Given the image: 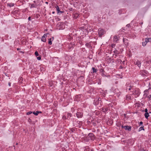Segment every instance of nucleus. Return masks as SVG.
Segmentation results:
<instances>
[{
  "label": "nucleus",
  "instance_id": "obj_57",
  "mask_svg": "<svg viewBox=\"0 0 151 151\" xmlns=\"http://www.w3.org/2000/svg\"><path fill=\"white\" fill-rule=\"evenodd\" d=\"M52 40H53V39H54V37H52Z\"/></svg>",
  "mask_w": 151,
  "mask_h": 151
},
{
  "label": "nucleus",
  "instance_id": "obj_34",
  "mask_svg": "<svg viewBox=\"0 0 151 151\" xmlns=\"http://www.w3.org/2000/svg\"><path fill=\"white\" fill-rule=\"evenodd\" d=\"M126 62V60H124L123 61V62L122 61V62H121V63L122 65H124L125 63Z\"/></svg>",
  "mask_w": 151,
  "mask_h": 151
},
{
  "label": "nucleus",
  "instance_id": "obj_47",
  "mask_svg": "<svg viewBox=\"0 0 151 151\" xmlns=\"http://www.w3.org/2000/svg\"><path fill=\"white\" fill-rule=\"evenodd\" d=\"M28 20L29 21H30L31 20V17H29L28 18Z\"/></svg>",
  "mask_w": 151,
  "mask_h": 151
},
{
  "label": "nucleus",
  "instance_id": "obj_13",
  "mask_svg": "<svg viewBox=\"0 0 151 151\" xmlns=\"http://www.w3.org/2000/svg\"><path fill=\"white\" fill-rule=\"evenodd\" d=\"M119 36L115 35L113 39L114 42H117L119 40Z\"/></svg>",
  "mask_w": 151,
  "mask_h": 151
},
{
  "label": "nucleus",
  "instance_id": "obj_26",
  "mask_svg": "<svg viewBox=\"0 0 151 151\" xmlns=\"http://www.w3.org/2000/svg\"><path fill=\"white\" fill-rule=\"evenodd\" d=\"M55 8H56L57 11V13H59V12L60 11L59 7L57 5L55 7Z\"/></svg>",
  "mask_w": 151,
  "mask_h": 151
},
{
  "label": "nucleus",
  "instance_id": "obj_45",
  "mask_svg": "<svg viewBox=\"0 0 151 151\" xmlns=\"http://www.w3.org/2000/svg\"><path fill=\"white\" fill-rule=\"evenodd\" d=\"M143 122H140L139 123V125L140 126L142 124H143Z\"/></svg>",
  "mask_w": 151,
  "mask_h": 151
},
{
  "label": "nucleus",
  "instance_id": "obj_33",
  "mask_svg": "<svg viewBox=\"0 0 151 151\" xmlns=\"http://www.w3.org/2000/svg\"><path fill=\"white\" fill-rule=\"evenodd\" d=\"M63 119H68V118L67 117V116L65 115H64L63 116Z\"/></svg>",
  "mask_w": 151,
  "mask_h": 151
},
{
  "label": "nucleus",
  "instance_id": "obj_3",
  "mask_svg": "<svg viewBox=\"0 0 151 151\" xmlns=\"http://www.w3.org/2000/svg\"><path fill=\"white\" fill-rule=\"evenodd\" d=\"M105 32V30L102 28H99L98 29V34L99 37L101 36Z\"/></svg>",
  "mask_w": 151,
  "mask_h": 151
},
{
  "label": "nucleus",
  "instance_id": "obj_23",
  "mask_svg": "<svg viewBox=\"0 0 151 151\" xmlns=\"http://www.w3.org/2000/svg\"><path fill=\"white\" fill-rule=\"evenodd\" d=\"M48 44L51 45L52 44V42L51 41V38H50L48 39Z\"/></svg>",
  "mask_w": 151,
  "mask_h": 151
},
{
  "label": "nucleus",
  "instance_id": "obj_31",
  "mask_svg": "<svg viewBox=\"0 0 151 151\" xmlns=\"http://www.w3.org/2000/svg\"><path fill=\"white\" fill-rule=\"evenodd\" d=\"M147 92H148V90H146L144 91V96H147V94L146 93Z\"/></svg>",
  "mask_w": 151,
  "mask_h": 151
},
{
  "label": "nucleus",
  "instance_id": "obj_15",
  "mask_svg": "<svg viewBox=\"0 0 151 151\" xmlns=\"http://www.w3.org/2000/svg\"><path fill=\"white\" fill-rule=\"evenodd\" d=\"M135 64L137 65L138 67L140 68L141 66L140 61H137L136 62Z\"/></svg>",
  "mask_w": 151,
  "mask_h": 151
},
{
  "label": "nucleus",
  "instance_id": "obj_43",
  "mask_svg": "<svg viewBox=\"0 0 151 151\" xmlns=\"http://www.w3.org/2000/svg\"><path fill=\"white\" fill-rule=\"evenodd\" d=\"M130 26V24H127L126 26V27H129Z\"/></svg>",
  "mask_w": 151,
  "mask_h": 151
},
{
  "label": "nucleus",
  "instance_id": "obj_49",
  "mask_svg": "<svg viewBox=\"0 0 151 151\" xmlns=\"http://www.w3.org/2000/svg\"><path fill=\"white\" fill-rule=\"evenodd\" d=\"M60 12L61 13H63L64 12L63 11H60L59 12V13Z\"/></svg>",
  "mask_w": 151,
  "mask_h": 151
},
{
  "label": "nucleus",
  "instance_id": "obj_35",
  "mask_svg": "<svg viewBox=\"0 0 151 151\" xmlns=\"http://www.w3.org/2000/svg\"><path fill=\"white\" fill-rule=\"evenodd\" d=\"M72 116V114H67V117L68 118L69 117H71Z\"/></svg>",
  "mask_w": 151,
  "mask_h": 151
},
{
  "label": "nucleus",
  "instance_id": "obj_6",
  "mask_svg": "<svg viewBox=\"0 0 151 151\" xmlns=\"http://www.w3.org/2000/svg\"><path fill=\"white\" fill-rule=\"evenodd\" d=\"M114 92L115 93V94H116V96H117L118 97H119L121 94L120 91H119L117 89H115L114 91Z\"/></svg>",
  "mask_w": 151,
  "mask_h": 151
},
{
  "label": "nucleus",
  "instance_id": "obj_8",
  "mask_svg": "<svg viewBox=\"0 0 151 151\" xmlns=\"http://www.w3.org/2000/svg\"><path fill=\"white\" fill-rule=\"evenodd\" d=\"M77 117L79 118H82L83 116V113L82 112H77L76 114Z\"/></svg>",
  "mask_w": 151,
  "mask_h": 151
},
{
  "label": "nucleus",
  "instance_id": "obj_44",
  "mask_svg": "<svg viewBox=\"0 0 151 151\" xmlns=\"http://www.w3.org/2000/svg\"><path fill=\"white\" fill-rule=\"evenodd\" d=\"M145 113H148V110H147V108H146L145 109Z\"/></svg>",
  "mask_w": 151,
  "mask_h": 151
},
{
  "label": "nucleus",
  "instance_id": "obj_20",
  "mask_svg": "<svg viewBox=\"0 0 151 151\" xmlns=\"http://www.w3.org/2000/svg\"><path fill=\"white\" fill-rule=\"evenodd\" d=\"M144 115H145V118L147 119H148V117L150 116V115L148 112L145 113Z\"/></svg>",
  "mask_w": 151,
  "mask_h": 151
},
{
  "label": "nucleus",
  "instance_id": "obj_62",
  "mask_svg": "<svg viewBox=\"0 0 151 151\" xmlns=\"http://www.w3.org/2000/svg\"><path fill=\"white\" fill-rule=\"evenodd\" d=\"M150 62L151 63V60L150 61Z\"/></svg>",
  "mask_w": 151,
  "mask_h": 151
},
{
  "label": "nucleus",
  "instance_id": "obj_21",
  "mask_svg": "<svg viewBox=\"0 0 151 151\" xmlns=\"http://www.w3.org/2000/svg\"><path fill=\"white\" fill-rule=\"evenodd\" d=\"M37 6V5H36V4H31L30 8H36Z\"/></svg>",
  "mask_w": 151,
  "mask_h": 151
},
{
  "label": "nucleus",
  "instance_id": "obj_50",
  "mask_svg": "<svg viewBox=\"0 0 151 151\" xmlns=\"http://www.w3.org/2000/svg\"><path fill=\"white\" fill-rule=\"evenodd\" d=\"M8 85H9V86H11V83H10V82H9V83H8Z\"/></svg>",
  "mask_w": 151,
  "mask_h": 151
},
{
  "label": "nucleus",
  "instance_id": "obj_46",
  "mask_svg": "<svg viewBox=\"0 0 151 151\" xmlns=\"http://www.w3.org/2000/svg\"><path fill=\"white\" fill-rule=\"evenodd\" d=\"M132 87V86H130V88L128 89L129 90V91L130 90Z\"/></svg>",
  "mask_w": 151,
  "mask_h": 151
},
{
  "label": "nucleus",
  "instance_id": "obj_1",
  "mask_svg": "<svg viewBox=\"0 0 151 151\" xmlns=\"http://www.w3.org/2000/svg\"><path fill=\"white\" fill-rule=\"evenodd\" d=\"M93 104L95 106H97L99 104L101 105V101L100 98H96L94 100Z\"/></svg>",
  "mask_w": 151,
  "mask_h": 151
},
{
  "label": "nucleus",
  "instance_id": "obj_29",
  "mask_svg": "<svg viewBox=\"0 0 151 151\" xmlns=\"http://www.w3.org/2000/svg\"><path fill=\"white\" fill-rule=\"evenodd\" d=\"M85 45L88 48H89L91 46L90 44L89 43H86V44Z\"/></svg>",
  "mask_w": 151,
  "mask_h": 151
},
{
  "label": "nucleus",
  "instance_id": "obj_25",
  "mask_svg": "<svg viewBox=\"0 0 151 151\" xmlns=\"http://www.w3.org/2000/svg\"><path fill=\"white\" fill-rule=\"evenodd\" d=\"M102 73H101V75L103 77H106V76L104 73V70H102Z\"/></svg>",
  "mask_w": 151,
  "mask_h": 151
},
{
  "label": "nucleus",
  "instance_id": "obj_5",
  "mask_svg": "<svg viewBox=\"0 0 151 151\" xmlns=\"http://www.w3.org/2000/svg\"><path fill=\"white\" fill-rule=\"evenodd\" d=\"M88 136L91 139L92 141L94 140L95 139V137L93 134L92 133H90L88 135Z\"/></svg>",
  "mask_w": 151,
  "mask_h": 151
},
{
  "label": "nucleus",
  "instance_id": "obj_52",
  "mask_svg": "<svg viewBox=\"0 0 151 151\" xmlns=\"http://www.w3.org/2000/svg\"><path fill=\"white\" fill-rule=\"evenodd\" d=\"M20 50V48H17V50Z\"/></svg>",
  "mask_w": 151,
  "mask_h": 151
},
{
  "label": "nucleus",
  "instance_id": "obj_2",
  "mask_svg": "<svg viewBox=\"0 0 151 151\" xmlns=\"http://www.w3.org/2000/svg\"><path fill=\"white\" fill-rule=\"evenodd\" d=\"M81 29L83 32V33L85 35H87L88 33V31L87 28L86 27H81Z\"/></svg>",
  "mask_w": 151,
  "mask_h": 151
},
{
  "label": "nucleus",
  "instance_id": "obj_59",
  "mask_svg": "<svg viewBox=\"0 0 151 151\" xmlns=\"http://www.w3.org/2000/svg\"><path fill=\"white\" fill-rule=\"evenodd\" d=\"M124 116H126V114H124Z\"/></svg>",
  "mask_w": 151,
  "mask_h": 151
},
{
  "label": "nucleus",
  "instance_id": "obj_39",
  "mask_svg": "<svg viewBox=\"0 0 151 151\" xmlns=\"http://www.w3.org/2000/svg\"><path fill=\"white\" fill-rule=\"evenodd\" d=\"M35 55L37 56L39 55V54H38V52L37 51H36L35 52Z\"/></svg>",
  "mask_w": 151,
  "mask_h": 151
},
{
  "label": "nucleus",
  "instance_id": "obj_38",
  "mask_svg": "<svg viewBox=\"0 0 151 151\" xmlns=\"http://www.w3.org/2000/svg\"><path fill=\"white\" fill-rule=\"evenodd\" d=\"M32 111H29V112H28L26 113V114L27 115H29L30 114H32Z\"/></svg>",
  "mask_w": 151,
  "mask_h": 151
},
{
  "label": "nucleus",
  "instance_id": "obj_14",
  "mask_svg": "<svg viewBox=\"0 0 151 151\" xmlns=\"http://www.w3.org/2000/svg\"><path fill=\"white\" fill-rule=\"evenodd\" d=\"M75 45V44L73 43H70L69 45V46L68 47V48L69 49H70L72 48H73L74 47V46Z\"/></svg>",
  "mask_w": 151,
  "mask_h": 151
},
{
  "label": "nucleus",
  "instance_id": "obj_48",
  "mask_svg": "<svg viewBox=\"0 0 151 151\" xmlns=\"http://www.w3.org/2000/svg\"><path fill=\"white\" fill-rule=\"evenodd\" d=\"M118 62H120V63H121V62H122V61L121 60H118Z\"/></svg>",
  "mask_w": 151,
  "mask_h": 151
},
{
  "label": "nucleus",
  "instance_id": "obj_27",
  "mask_svg": "<svg viewBox=\"0 0 151 151\" xmlns=\"http://www.w3.org/2000/svg\"><path fill=\"white\" fill-rule=\"evenodd\" d=\"M144 127L143 126L141 127L140 128H139V132L140 131L142 130H144L145 129L144 128Z\"/></svg>",
  "mask_w": 151,
  "mask_h": 151
},
{
  "label": "nucleus",
  "instance_id": "obj_10",
  "mask_svg": "<svg viewBox=\"0 0 151 151\" xmlns=\"http://www.w3.org/2000/svg\"><path fill=\"white\" fill-rule=\"evenodd\" d=\"M140 93L139 91L138 90H135L133 92V93L134 94L136 95L137 96L136 97H137L138 96H139L140 95Z\"/></svg>",
  "mask_w": 151,
  "mask_h": 151
},
{
  "label": "nucleus",
  "instance_id": "obj_51",
  "mask_svg": "<svg viewBox=\"0 0 151 151\" xmlns=\"http://www.w3.org/2000/svg\"><path fill=\"white\" fill-rule=\"evenodd\" d=\"M5 75H6V76H8V77H9V76L7 75L8 74H6V73H5Z\"/></svg>",
  "mask_w": 151,
  "mask_h": 151
},
{
  "label": "nucleus",
  "instance_id": "obj_7",
  "mask_svg": "<svg viewBox=\"0 0 151 151\" xmlns=\"http://www.w3.org/2000/svg\"><path fill=\"white\" fill-rule=\"evenodd\" d=\"M148 72L146 70H144L141 71L140 74H141L143 76H146V75L147 74Z\"/></svg>",
  "mask_w": 151,
  "mask_h": 151
},
{
  "label": "nucleus",
  "instance_id": "obj_18",
  "mask_svg": "<svg viewBox=\"0 0 151 151\" xmlns=\"http://www.w3.org/2000/svg\"><path fill=\"white\" fill-rule=\"evenodd\" d=\"M79 16V14L77 13H76L73 14V17L75 18L76 19Z\"/></svg>",
  "mask_w": 151,
  "mask_h": 151
},
{
  "label": "nucleus",
  "instance_id": "obj_22",
  "mask_svg": "<svg viewBox=\"0 0 151 151\" xmlns=\"http://www.w3.org/2000/svg\"><path fill=\"white\" fill-rule=\"evenodd\" d=\"M75 122H77L78 124H79L80 123V121H78L77 120H76L75 121H73V123L74 124V126H77L78 124H76V125H75Z\"/></svg>",
  "mask_w": 151,
  "mask_h": 151
},
{
  "label": "nucleus",
  "instance_id": "obj_9",
  "mask_svg": "<svg viewBox=\"0 0 151 151\" xmlns=\"http://www.w3.org/2000/svg\"><path fill=\"white\" fill-rule=\"evenodd\" d=\"M47 36V34H44L42 37L41 41L44 42H46V37Z\"/></svg>",
  "mask_w": 151,
  "mask_h": 151
},
{
  "label": "nucleus",
  "instance_id": "obj_32",
  "mask_svg": "<svg viewBox=\"0 0 151 151\" xmlns=\"http://www.w3.org/2000/svg\"><path fill=\"white\" fill-rule=\"evenodd\" d=\"M145 39H146V40L148 42H151V38H146Z\"/></svg>",
  "mask_w": 151,
  "mask_h": 151
},
{
  "label": "nucleus",
  "instance_id": "obj_28",
  "mask_svg": "<svg viewBox=\"0 0 151 151\" xmlns=\"http://www.w3.org/2000/svg\"><path fill=\"white\" fill-rule=\"evenodd\" d=\"M18 12V10H15L12 12V14L14 15H15L16 14H17Z\"/></svg>",
  "mask_w": 151,
  "mask_h": 151
},
{
  "label": "nucleus",
  "instance_id": "obj_30",
  "mask_svg": "<svg viewBox=\"0 0 151 151\" xmlns=\"http://www.w3.org/2000/svg\"><path fill=\"white\" fill-rule=\"evenodd\" d=\"M92 70H93V73H96L97 72V70L94 68L93 67L92 68Z\"/></svg>",
  "mask_w": 151,
  "mask_h": 151
},
{
  "label": "nucleus",
  "instance_id": "obj_54",
  "mask_svg": "<svg viewBox=\"0 0 151 151\" xmlns=\"http://www.w3.org/2000/svg\"><path fill=\"white\" fill-rule=\"evenodd\" d=\"M45 3L47 4H48V2H46Z\"/></svg>",
  "mask_w": 151,
  "mask_h": 151
},
{
  "label": "nucleus",
  "instance_id": "obj_53",
  "mask_svg": "<svg viewBox=\"0 0 151 151\" xmlns=\"http://www.w3.org/2000/svg\"><path fill=\"white\" fill-rule=\"evenodd\" d=\"M20 52L22 53H24V52H22V51H20Z\"/></svg>",
  "mask_w": 151,
  "mask_h": 151
},
{
  "label": "nucleus",
  "instance_id": "obj_12",
  "mask_svg": "<svg viewBox=\"0 0 151 151\" xmlns=\"http://www.w3.org/2000/svg\"><path fill=\"white\" fill-rule=\"evenodd\" d=\"M123 42L124 44L125 45L127 46L129 45V42L128 40L125 38H123Z\"/></svg>",
  "mask_w": 151,
  "mask_h": 151
},
{
  "label": "nucleus",
  "instance_id": "obj_61",
  "mask_svg": "<svg viewBox=\"0 0 151 151\" xmlns=\"http://www.w3.org/2000/svg\"><path fill=\"white\" fill-rule=\"evenodd\" d=\"M72 9V8H71L70 9V10H71Z\"/></svg>",
  "mask_w": 151,
  "mask_h": 151
},
{
  "label": "nucleus",
  "instance_id": "obj_24",
  "mask_svg": "<svg viewBox=\"0 0 151 151\" xmlns=\"http://www.w3.org/2000/svg\"><path fill=\"white\" fill-rule=\"evenodd\" d=\"M114 52L116 56L117 55H118L119 53V52L116 50L114 51Z\"/></svg>",
  "mask_w": 151,
  "mask_h": 151
},
{
  "label": "nucleus",
  "instance_id": "obj_58",
  "mask_svg": "<svg viewBox=\"0 0 151 151\" xmlns=\"http://www.w3.org/2000/svg\"><path fill=\"white\" fill-rule=\"evenodd\" d=\"M109 59H111V58H109Z\"/></svg>",
  "mask_w": 151,
  "mask_h": 151
},
{
  "label": "nucleus",
  "instance_id": "obj_40",
  "mask_svg": "<svg viewBox=\"0 0 151 151\" xmlns=\"http://www.w3.org/2000/svg\"><path fill=\"white\" fill-rule=\"evenodd\" d=\"M124 67V66L123 65H120V66H119V69H122Z\"/></svg>",
  "mask_w": 151,
  "mask_h": 151
},
{
  "label": "nucleus",
  "instance_id": "obj_19",
  "mask_svg": "<svg viewBox=\"0 0 151 151\" xmlns=\"http://www.w3.org/2000/svg\"><path fill=\"white\" fill-rule=\"evenodd\" d=\"M148 42L146 40V39H145V41L144 42H142V45L143 46H145L147 44V43Z\"/></svg>",
  "mask_w": 151,
  "mask_h": 151
},
{
  "label": "nucleus",
  "instance_id": "obj_42",
  "mask_svg": "<svg viewBox=\"0 0 151 151\" xmlns=\"http://www.w3.org/2000/svg\"><path fill=\"white\" fill-rule=\"evenodd\" d=\"M148 98L150 100L151 99V95H149L148 96Z\"/></svg>",
  "mask_w": 151,
  "mask_h": 151
},
{
  "label": "nucleus",
  "instance_id": "obj_37",
  "mask_svg": "<svg viewBox=\"0 0 151 151\" xmlns=\"http://www.w3.org/2000/svg\"><path fill=\"white\" fill-rule=\"evenodd\" d=\"M136 105L137 107H139L140 106V104L139 103H136Z\"/></svg>",
  "mask_w": 151,
  "mask_h": 151
},
{
  "label": "nucleus",
  "instance_id": "obj_36",
  "mask_svg": "<svg viewBox=\"0 0 151 151\" xmlns=\"http://www.w3.org/2000/svg\"><path fill=\"white\" fill-rule=\"evenodd\" d=\"M70 130L72 132H73L75 131V129L73 128H71L70 129Z\"/></svg>",
  "mask_w": 151,
  "mask_h": 151
},
{
  "label": "nucleus",
  "instance_id": "obj_17",
  "mask_svg": "<svg viewBox=\"0 0 151 151\" xmlns=\"http://www.w3.org/2000/svg\"><path fill=\"white\" fill-rule=\"evenodd\" d=\"M41 113H42V112L39 111H37L36 112H33V113L36 116L38 114Z\"/></svg>",
  "mask_w": 151,
  "mask_h": 151
},
{
  "label": "nucleus",
  "instance_id": "obj_4",
  "mask_svg": "<svg viewBox=\"0 0 151 151\" xmlns=\"http://www.w3.org/2000/svg\"><path fill=\"white\" fill-rule=\"evenodd\" d=\"M122 128H124L126 130L130 131L131 130L132 127L130 126H124L123 125H122Z\"/></svg>",
  "mask_w": 151,
  "mask_h": 151
},
{
  "label": "nucleus",
  "instance_id": "obj_16",
  "mask_svg": "<svg viewBox=\"0 0 151 151\" xmlns=\"http://www.w3.org/2000/svg\"><path fill=\"white\" fill-rule=\"evenodd\" d=\"M7 6H9L10 7L13 6L14 5V4L13 3H8L7 4Z\"/></svg>",
  "mask_w": 151,
  "mask_h": 151
},
{
  "label": "nucleus",
  "instance_id": "obj_56",
  "mask_svg": "<svg viewBox=\"0 0 151 151\" xmlns=\"http://www.w3.org/2000/svg\"><path fill=\"white\" fill-rule=\"evenodd\" d=\"M34 3H35L36 1H34Z\"/></svg>",
  "mask_w": 151,
  "mask_h": 151
},
{
  "label": "nucleus",
  "instance_id": "obj_41",
  "mask_svg": "<svg viewBox=\"0 0 151 151\" xmlns=\"http://www.w3.org/2000/svg\"><path fill=\"white\" fill-rule=\"evenodd\" d=\"M37 59L38 60H41V57H37Z\"/></svg>",
  "mask_w": 151,
  "mask_h": 151
},
{
  "label": "nucleus",
  "instance_id": "obj_60",
  "mask_svg": "<svg viewBox=\"0 0 151 151\" xmlns=\"http://www.w3.org/2000/svg\"><path fill=\"white\" fill-rule=\"evenodd\" d=\"M72 9V8H71L70 9V10H71Z\"/></svg>",
  "mask_w": 151,
  "mask_h": 151
},
{
  "label": "nucleus",
  "instance_id": "obj_55",
  "mask_svg": "<svg viewBox=\"0 0 151 151\" xmlns=\"http://www.w3.org/2000/svg\"><path fill=\"white\" fill-rule=\"evenodd\" d=\"M55 12H54V11H53V12H52V14H55Z\"/></svg>",
  "mask_w": 151,
  "mask_h": 151
},
{
  "label": "nucleus",
  "instance_id": "obj_11",
  "mask_svg": "<svg viewBox=\"0 0 151 151\" xmlns=\"http://www.w3.org/2000/svg\"><path fill=\"white\" fill-rule=\"evenodd\" d=\"M98 109H99L101 110L103 112H104V113H106L109 110V109H108V107H106V108H104V107L100 108H98Z\"/></svg>",
  "mask_w": 151,
  "mask_h": 151
}]
</instances>
